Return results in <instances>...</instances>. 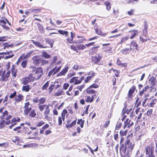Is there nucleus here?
<instances>
[{
    "instance_id": "4468645a",
    "label": "nucleus",
    "mask_w": 157,
    "mask_h": 157,
    "mask_svg": "<svg viewBox=\"0 0 157 157\" xmlns=\"http://www.w3.org/2000/svg\"><path fill=\"white\" fill-rule=\"evenodd\" d=\"M32 86L29 85H24L22 88V90L23 92H28L32 89Z\"/></svg>"
},
{
    "instance_id": "e433bc0d",
    "label": "nucleus",
    "mask_w": 157,
    "mask_h": 157,
    "mask_svg": "<svg viewBox=\"0 0 157 157\" xmlns=\"http://www.w3.org/2000/svg\"><path fill=\"white\" fill-rule=\"evenodd\" d=\"M105 5L106 6L107 9L109 10L111 8V3L109 2H107L105 3Z\"/></svg>"
},
{
    "instance_id": "603ef678",
    "label": "nucleus",
    "mask_w": 157,
    "mask_h": 157,
    "mask_svg": "<svg viewBox=\"0 0 157 157\" xmlns=\"http://www.w3.org/2000/svg\"><path fill=\"white\" fill-rule=\"evenodd\" d=\"M44 123L45 122L43 121H40L37 123L36 126L39 127H40L44 124Z\"/></svg>"
},
{
    "instance_id": "37998d69",
    "label": "nucleus",
    "mask_w": 157,
    "mask_h": 157,
    "mask_svg": "<svg viewBox=\"0 0 157 157\" xmlns=\"http://www.w3.org/2000/svg\"><path fill=\"white\" fill-rule=\"evenodd\" d=\"M33 52H30L27 54L26 55H25L23 58V59H26L28 58L33 53Z\"/></svg>"
},
{
    "instance_id": "7ed1b4c3",
    "label": "nucleus",
    "mask_w": 157,
    "mask_h": 157,
    "mask_svg": "<svg viewBox=\"0 0 157 157\" xmlns=\"http://www.w3.org/2000/svg\"><path fill=\"white\" fill-rule=\"evenodd\" d=\"M131 135H129L127 136L126 140L125 141V145L127 148L128 150L129 151H131L133 149L134 144L130 142V138Z\"/></svg>"
},
{
    "instance_id": "bf43d9fd",
    "label": "nucleus",
    "mask_w": 157,
    "mask_h": 157,
    "mask_svg": "<svg viewBox=\"0 0 157 157\" xmlns=\"http://www.w3.org/2000/svg\"><path fill=\"white\" fill-rule=\"evenodd\" d=\"M84 87V85H82L80 86H78L76 88H77L80 91H82V89Z\"/></svg>"
},
{
    "instance_id": "a19ab883",
    "label": "nucleus",
    "mask_w": 157,
    "mask_h": 157,
    "mask_svg": "<svg viewBox=\"0 0 157 157\" xmlns=\"http://www.w3.org/2000/svg\"><path fill=\"white\" fill-rule=\"evenodd\" d=\"M122 125V123L120 121H118L116 124V129L117 130H119Z\"/></svg>"
},
{
    "instance_id": "ea45409f",
    "label": "nucleus",
    "mask_w": 157,
    "mask_h": 157,
    "mask_svg": "<svg viewBox=\"0 0 157 157\" xmlns=\"http://www.w3.org/2000/svg\"><path fill=\"white\" fill-rule=\"evenodd\" d=\"M12 74L13 75L14 77H15L17 76V70H16L13 67L12 69Z\"/></svg>"
},
{
    "instance_id": "1a4fd4ad",
    "label": "nucleus",
    "mask_w": 157,
    "mask_h": 157,
    "mask_svg": "<svg viewBox=\"0 0 157 157\" xmlns=\"http://www.w3.org/2000/svg\"><path fill=\"white\" fill-rule=\"evenodd\" d=\"M79 78L78 77H74L70 79L69 82L71 83H73L74 85L79 84L80 83Z\"/></svg>"
},
{
    "instance_id": "f8f14e48",
    "label": "nucleus",
    "mask_w": 157,
    "mask_h": 157,
    "mask_svg": "<svg viewBox=\"0 0 157 157\" xmlns=\"http://www.w3.org/2000/svg\"><path fill=\"white\" fill-rule=\"evenodd\" d=\"M33 63L35 64H38L41 63V59L39 56H34L32 59Z\"/></svg>"
},
{
    "instance_id": "2eb2a0df",
    "label": "nucleus",
    "mask_w": 157,
    "mask_h": 157,
    "mask_svg": "<svg viewBox=\"0 0 157 157\" xmlns=\"http://www.w3.org/2000/svg\"><path fill=\"white\" fill-rule=\"evenodd\" d=\"M136 89V87L134 86H132L129 90L128 94V97L131 98L132 97V95Z\"/></svg>"
},
{
    "instance_id": "69168bd1",
    "label": "nucleus",
    "mask_w": 157,
    "mask_h": 157,
    "mask_svg": "<svg viewBox=\"0 0 157 157\" xmlns=\"http://www.w3.org/2000/svg\"><path fill=\"white\" fill-rule=\"evenodd\" d=\"M99 47V46L94 47H93L91 48V50L93 51V52H95L97 51V50H98V48Z\"/></svg>"
},
{
    "instance_id": "4c0bfd02",
    "label": "nucleus",
    "mask_w": 157,
    "mask_h": 157,
    "mask_svg": "<svg viewBox=\"0 0 157 157\" xmlns=\"http://www.w3.org/2000/svg\"><path fill=\"white\" fill-rule=\"evenodd\" d=\"M28 63L27 60H25L23 61L21 64V66L23 68H25L26 67L27 64Z\"/></svg>"
},
{
    "instance_id": "412c9836",
    "label": "nucleus",
    "mask_w": 157,
    "mask_h": 157,
    "mask_svg": "<svg viewBox=\"0 0 157 157\" xmlns=\"http://www.w3.org/2000/svg\"><path fill=\"white\" fill-rule=\"evenodd\" d=\"M64 92L63 90L58 89L56 92L54 93V95L56 96H59L63 94Z\"/></svg>"
},
{
    "instance_id": "4be33fe9",
    "label": "nucleus",
    "mask_w": 157,
    "mask_h": 157,
    "mask_svg": "<svg viewBox=\"0 0 157 157\" xmlns=\"http://www.w3.org/2000/svg\"><path fill=\"white\" fill-rule=\"evenodd\" d=\"M94 98L93 95L91 97L89 96H86L85 97L86 101L87 102H90V103L94 101Z\"/></svg>"
},
{
    "instance_id": "f704fd0d",
    "label": "nucleus",
    "mask_w": 157,
    "mask_h": 157,
    "mask_svg": "<svg viewBox=\"0 0 157 157\" xmlns=\"http://www.w3.org/2000/svg\"><path fill=\"white\" fill-rule=\"evenodd\" d=\"M77 48L79 50H82L86 48V46L83 44H79L77 46Z\"/></svg>"
},
{
    "instance_id": "864d4df0",
    "label": "nucleus",
    "mask_w": 157,
    "mask_h": 157,
    "mask_svg": "<svg viewBox=\"0 0 157 157\" xmlns=\"http://www.w3.org/2000/svg\"><path fill=\"white\" fill-rule=\"evenodd\" d=\"M96 146V148L94 150V151H93L92 150V148L90 146L87 145V147H88V148L91 151V152L92 154H93V151H98V146Z\"/></svg>"
},
{
    "instance_id": "0e129e2a",
    "label": "nucleus",
    "mask_w": 157,
    "mask_h": 157,
    "mask_svg": "<svg viewBox=\"0 0 157 157\" xmlns=\"http://www.w3.org/2000/svg\"><path fill=\"white\" fill-rule=\"evenodd\" d=\"M127 131L126 130H125L124 132H123L122 131H121L120 132V134L121 135V136H125L127 134Z\"/></svg>"
},
{
    "instance_id": "f03ea898",
    "label": "nucleus",
    "mask_w": 157,
    "mask_h": 157,
    "mask_svg": "<svg viewBox=\"0 0 157 157\" xmlns=\"http://www.w3.org/2000/svg\"><path fill=\"white\" fill-rule=\"evenodd\" d=\"M10 71H8L6 73L4 70L2 69L0 71V76L1 77L2 81L6 82L8 79V78L10 75Z\"/></svg>"
},
{
    "instance_id": "6e6552de",
    "label": "nucleus",
    "mask_w": 157,
    "mask_h": 157,
    "mask_svg": "<svg viewBox=\"0 0 157 157\" xmlns=\"http://www.w3.org/2000/svg\"><path fill=\"white\" fill-rule=\"evenodd\" d=\"M133 124V123L132 121L129 119H127L124 122V129L126 127L128 128H129Z\"/></svg>"
},
{
    "instance_id": "423d86ee",
    "label": "nucleus",
    "mask_w": 157,
    "mask_h": 157,
    "mask_svg": "<svg viewBox=\"0 0 157 157\" xmlns=\"http://www.w3.org/2000/svg\"><path fill=\"white\" fill-rule=\"evenodd\" d=\"M36 75L34 77L35 80H37L40 78L43 74V69L41 67L36 68L35 71Z\"/></svg>"
},
{
    "instance_id": "9d476101",
    "label": "nucleus",
    "mask_w": 157,
    "mask_h": 157,
    "mask_svg": "<svg viewBox=\"0 0 157 157\" xmlns=\"http://www.w3.org/2000/svg\"><path fill=\"white\" fill-rule=\"evenodd\" d=\"M24 96L23 95L21 94H19L18 95L16 96L15 97V101L14 103V104L16 105L17 104L22 100Z\"/></svg>"
},
{
    "instance_id": "2f4dec72",
    "label": "nucleus",
    "mask_w": 157,
    "mask_h": 157,
    "mask_svg": "<svg viewBox=\"0 0 157 157\" xmlns=\"http://www.w3.org/2000/svg\"><path fill=\"white\" fill-rule=\"evenodd\" d=\"M130 51V49H129V48H126L122 50V52L123 54L126 55L128 54Z\"/></svg>"
},
{
    "instance_id": "f3484780",
    "label": "nucleus",
    "mask_w": 157,
    "mask_h": 157,
    "mask_svg": "<svg viewBox=\"0 0 157 157\" xmlns=\"http://www.w3.org/2000/svg\"><path fill=\"white\" fill-rule=\"evenodd\" d=\"M127 147L125 146L123 144H121L120 148V153L121 154L122 153H125L126 151Z\"/></svg>"
},
{
    "instance_id": "e2e57ef3",
    "label": "nucleus",
    "mask_w": 157,
    "mask_h": 157,
    "mask_svg": "<svg viewBox=\"0 0 157 157\" xmlns=\"http://www.w3.org/2000/svg\"><path fill=\"white\" fill-rule=\"evenodd\" d=\"M10 66V63L9 62L6 65V69L8 70L9 69Z\"/></svg>"
},
{
    "instance_id": "58836bf2",
    "label": "nucleus",
    "mask_w": 157,
    "mask_h": 157,
    "mask_svg": "<svg viewBox=\"0 0 157 157\" xmlns=\"http://www.w3.org/2000/svg\"><path fill=\"white\" fill-rule=\"evenodd\" d=\"M47 105H38V107L40 111H42L44 108H46V106Z\"/></svg>"
},
{
    "instance_id": "13d9d810",
    "label": "nucleus",
    "mask_w": 157,
    "mask_h": 157,
    "mask_svg": "<svg viewBox=\"0 0 157 157\" xmlns=\"http://www.w3.org/2000/svg\"><path fill=\"white\" fill-rule=\"evenodd\" d=\"M128 39V37L127 36H125L124 37L122 38L121 41L120 42L121 43H123L124 42L127 40Z\"/></svg>"
},
{
    "instance_id": "aec40b11",
    "label": "nucleus",
    "mask_w": 157,
    "mask_h": 157,
    "mask_svg": "<svg viewBox=\"0 0 157 157\" xmlns=\"http://www.w3.org/2000/svg\"><path fill=\"white\" fill-rule=\"evenodd\" d=\"M33 41V44L37 47L40 48H46L47 46H42L40 43L39 42L35 41L33 40H31Z\"/></svg>"
},
{
    "instance_id": "774afa93",
    "label": "nucleus",
    "mask_w": 157,
    "mask_h": 157,
    "mask_svg": "<svg viewBox=\"0 0 157 157\" xmlns=\"http://www.w3.org/2000/svg\"><path fill=\"white\" fill-rule=\"evenodd\" d=\"M134 12V10L133 9H132L130 11H128L127 12V13L128 14L130 15H132L133 14V13Z\"/></svg>"
},
{
    "instance_id": "6ab92c4d",
    "label": "nucleus",
    "mask_w": 157,
    "mask_h": 157,
    "mask_svg": "<svg viewBox=\"0 0 157 157\" xmlns=\"http://www.w3.org/2000/svg\"><path fill=\"white\" fill-rule=\"evenodd\" d=\"M130 32L131 33V37L130 38L131 39H133L136 35H138L139 33L138 31L136 30H132L130 31Z\"/></svg>"
},
{
    "instance_id": "473e14b6",
    "label": "nucleus",
    "mask_w": 157,
    "mask_h": 157,
    "mask_svg": "<svg viewBox=\"0 0 157 157\" xmlns=\"http://www.w3.org/2000/svg\"><path fill=\"white\" fill-rule=\"evenodd\" d=\"M128 112L129 111H128V110L127 111L126 110L124 111V110H123L122 112V116L123 117L122 118V121L124 120L126 117L127 115H125V114L126 113H127V114H128Z\"/></svg>"
},
{
    "instance_id": "5fc2aeb1",
    "label": "nucleus",
    "mask_w": 157,
    "mask_h": 157,
    "mask_svg": "<svg viewBox=\"0 0 157 157\" xmlns=\"http://www.w3.org/2000/svg\"><path fill=\"white\" fill-rule=\"evenodd\" d=\"M98 87L99 85L95 83L91 85L90 87L96 88H98Z\"/></svg>"
},
{
    "instance_id": "a878e982",
    "label": "nucleus",
    "mask_w": 157,
    "mask_h": 157,
    "mask_svg": "<svg viewBox=\"0 0 157 157\" xmlns=\"http://www.w3.org/2000/svg\"><path fill=\"white\" fill-rule=\"evenodd\" d=\"M61 68V66H59L58 67H56L53 69H52L53 72V75H55L58 72H59Z\"/></svg>"
},
{
    "instance_id": "79ce46f5",
    "label": "nucleus",
    "mask_w": 157,
    "mask_h": 157,
    "mask_svg": "<svg viewBox=\"0 0 157 157\" xmlns=\"http://www.w3.org/2000/svg\"><path fill=\"white\" fill-rule=\"evenodd\" d=\"M87 93L88 94H93L95 93V91L94 90L88 89L87 90Z\"/></svg>"
},
{
    "instance_id": "de8ad7c7",
    "label": "nucleus",
    "mask_w": 157,
    "mask_h": 157,
    "mask_svg": "<svg viewBox=\"0 0 157 157\" xmlns=\"http://www.w3.org/2000/svg\"><path fill=\"white\" fill-rule=\"evenodd\" d=\"M49 85V82L47 81L45 84L43 85L42 88L43 90L46 89Z\"/></svg>"
},
{
    "instance_id": "a211bd4d",
    "label": "nucleus",
    "mask_w": 157,
    "mask_h": 157,
    "mask_svg": "<svg viewBox=\"0 0 157 157\" xmlns=\"http://www.w3.org/2000/svg\"><path fill=\"white\" fill-rule=\"evenodd\" d=\"M101 59V57L98 55V56H96L94 57L92 59V61L96 63L100 61Z\"/></svg>"
},
{
    "instance_id": "49530a36",
    "label": "nucleus",
    "mask_w": 157,
    "mask_h": 157,
    "mask_svg": "<svg viewBox=\"0 0 157 157\" xmlns=\"http://www.w3.org/2000/svg\"><path fill=\"white\" fill-rule=\"evenodd\" d=\"M139 98H137L136 101V104L135 105L136 106V107L137 108L141 104V101H140L139 102Z\"/></svg>"
},
{
    "instance_id": "bb28decb",
    "label": "nucleus",
    "mask_w": 157,
    "mask_h": 157,
    "mask_svg": "<svg viewBox=\"0 0 157 157\" xmlns=\"http://www.w3.org/2000/svg\"><path fill=\"white\" fill-rule=\"evenodd\" d=\"M96 33L98 35L104 36L106 35V33H102L100 29H98L95 30Z\"/></svg>"
},
{
    "instance_id": "680f3d73",
    "label": "nucleus",
    "mask_w": 157,
    "mask_h": 157,
    "mask_svg": "<svg viewBox=\"0 0 157 157\" xmlns=\"http://www.w3.org/2000/svg\"><path fill=\"white\" fill-rule=\"evenodd\" d=\"M21 128V127L20 126H18L16 128H14L13 130L14 131H17L18 133H20L21 131L19 130Z\"/></svg>"
},
{
    "instance_id": "052dcab7",
    "label": "nucleus",
    "mask_w": 157,
    "mask_h": 157,
    "mask_svg": "<svg viewBox=\"0 0 157 157\" xmlns=\"http://www.w3.org/2000/svg\"><path fill=\"white\" fill-rule=\"evenodd\" d=\"M152 109H149L148 110L147 112V115L148 116L151 115L152 113Z\"/></svg>"
},
{
    "instance_id": "c756f323",
    "label": "nucleus",
    "mask_w": 157,
    "mask_h": 157,
    "mask_svg": "<svg viewBox=\"0 0 157 157\" xmlns=\"http://www.w3.org/2000/svg\"><path fill=\"white\" fill-rule=\"evenodd\" d=\"M77 119H76L73 121L71 123L67 125H66V127L67 128H71L73 126L75 125L76 124Z\"/></svg>"
},
{
    "instance_id": "09e8293b",
    "label": "nucleus",
    "mask_w": 157,
    "mask_h": 157,
    "mask_svg": "<svg viewBox=\"0 0 157 157\" xmlns=\"http://www.w3.org/2000/svg\"><path fill=\"white\" fill-rule=\"evenodd\" d=\"M149 81L152 85H154L156 81V78H151L150 79Z\"/></svg>"
},
{
    "instance_id": "7c9ffc66",
    "label": "nucleus",
    "mask_w": 157,
    "mask_h": 157,
    "mask_svg": "<svg viewBox=\"0 0 157 157\" xmlns=\"http://www.w3.org/2000/svg\"><path fill=\"white\" fill-rule=\"evenodd\" d=\"M49 105H47L46 106V107L45 108V110L44 112V115H48L50 113V109H49Z\"/></svg>"
},
{
    "instance_id": "b1692460",
    "label": "nucleus",
    "mask_w": 157,
    "mask_h": 157,
    "mask_svg": "<svg viewBox=\"0 0 157 157\" xmlns=\"http://www.w3.org/2000/svg\"><path fill=\"white\" fill-rule=\"evenodd\" d=\"M138 46V45L134 41H133L131 43V45H130V48L129 49H130L131 51L132 48L135 47L136 49H137Z\"/></svg>"
},
{
    "instance_id": "dca6fc26",
    "label": "nucleus",
    "mask_w": 157,
    "mask_h": 157,
    "mask_svg": "<svg viewBox=\"0 0 157 157\" xmlns=\"http://www.w3.org/2000/svg\"><path fill=\"white\" fill-rule=\"evenodd\" d=\"M68 70V67H67L64 68L61 71L59 72L57 75V76H60L64 75L67 71Z\"/></svg>"
},
{
    "instance_id": "393cba45",
    "label": "nucleus",
    "mask_w": 157,
    "mask_h": 157,
    "mask_svg": "<svg viewBox=\"0 0 157 157\" xmlns=\"http://www.w3.org/2000/svg\"><path fill=\"white\" fill-rule=\"evenodd\" d=\"M85 121L82 120V119H78L77 124H80V126L81 128H83L84 126V124Z\"/></svg>"
},
{
    "instance_id": "c03bdc74",
    "label": "nucleus",
    "mask_w": 157,
    "mask_h": 157,
    "mask_svg": "<svg viewBox=\"0 0 157 157\" xmlns=\"http://www.w3.org/2000/svg\"><path fill=\"white\" fill-rule=\"evenodd\" d=\"M117 64L118 65H121L122 67H124L126 65V63H121V61H119V59H118L117 60Z\"/></svg>"
},
{
    "instance_id": "338daca9",
    "label": "nucleus",
    "mask_w": 157,
    "mask_h": 157,
    "mask_svg": "<svg viewBox=\"0 0 157 157\" xmlns=\"http://www.w3.org/2000/svg\"><path fill=\"white\" fill-rule=\"evenodd\" d=\"M8 113L7 110H6L2 114L3 116H2V118H3V117H5L6 116L8 115Z\"/></svg>"
},
{
    "instance_id": "6e6d98bb",
    "label": "nucleus",
    "mask_w": 157,
    "mask_h": 157,
    "mask_svg": "<svg viewBox=\"0 0 157 157\" xmlns=\"http://www.w3.org/2000/svg\"><path fill=\"white\" fill-rule=\"evenodd\" d=\"M29 68L31 71L33 72H35L36 71V68L34 66H30Z\"/></svg>"
},
{
    "instance_id": "ddd939ff",
    "label": "nucleus",
    "mask_w": 157,
    "mask_h": 157,
    "mask_svg": "<svg viewBox=\"0 0 157 157\" xmlns=\"http://www.w3.org/2000/svg\"><path fill=\"white\" fill-rule=\"evenodd\" d=\"M145 150L146 155H149L150 154L153 152L154 148L152 146H147Z\"/></svg>"
},
{
    "instance_id": "4d7b16f0",
    "label": "nucleus",
    "mask_w": 157,
    "mask_h": 157,
    "mask_svg": "<svg viewBox=\"0 0 157 157\" xmlns=\"http://www.w3.org/2000/svg\"><path fill=\"white\" fill-rule=\"evenodd\" d=\"M69 86V85L68 83H65L63 85V89L65 90H66Z\"/></svg>"
},
{
    "instance_id": "a18cd8bd",
    "label": "nucleus",
    "mask_w": 157,
    "mask_h": 157,
    "mask_svg": "<svg viewBox=\"0 0 157 157\" xmlns=\"http://www.w3.org/2000/svg\"><path fill=\"white\" fill-rule=\"evenodd\" d=\"M42 55L44 57L46 58H49L50 57V55L46 52H44L43 53Z\"/></svg>"
},
{
    "instance_id": "c9c22d12",
    "label": "nucleus",
    "mask_w": 157,
    "mask_h": 157,
    "mask_svg": "<svg viewBox=\"0 0 157 157\" xmlns=\"http://www.w3.org/2000/svg\"><path fill=\"white\" fill-rule=\"evenodd\" d=\"M46 43L49 44L50 45L51 47L52 48L53 47V40H52L50 39H46Z\"/></svg>"
},
{
    "instance_id": "3c124183",
    "label": "nucleus",
    "mask_w": 157,
    "mask_h": 157,
    "mask_svg": "<svg viewBox=\"0 0 157 157\" xmlns=\"http://www.w3.org/2000/svg\"><path fill=\"white\" fill-rule=\"evenodd\" d=\"M5 123V121L4 120L0 122V129H2L4 127Z\"/></svg>"
},
{
    "instance_id": "0eeeda50",
    "label": "nucleus",
    "mask_w": 157,
    "mask_h": 157,
    "mask_svg": "<svg viewBox=\"0 0 157 157\" xmlns=\"http://www.w3.org/2000/svg\"><path fill=\"white\" fill-rule=\"evenodd\" d=\"M68 32L67 31V33H66V34H64V36L67 37V38L66 39L67 41L70 43L72 44L75 43V42L74 41H73V38L75 36V34H74L72 32H71V37H68Z\"/></svg>"
},
{
    "instance_id": "9b49d317",
    "label": "nucleus",
    "mask_w": 157,
    "mask_h": 157,
    "mask_svg": "<svg viewBox=\"0 0 157 157\" xmlns=\"http://www.w3.org/2000/svg\"><path fill=\"white\" fill-rule=\"evenodd\" d=\"M140 40L142 42H145L148 40H149L148 36L147 35L146 33L144 34L141 36H140Z\"/></svg>"
},
{
    "instance_id": "72a5a7b5",
    "label": "nucleus",
    "mask_w": 157,
    "mask_h": 157,
    "mask_svg": "<svg viewBox=\"0 0 157 157\" xmlns=\"http://www.w3.org/2000/svg\"><path fill=\"white\" fill-rule=\"evenodd\" d=\"M46 99L44 98H41L39 99V104L38 105H42L44 104L46 101Z\"/></svg>"
},
{
    "instance_id": "f257e3e1",
    "label": "nucleus",
    "mask_w": 157,
    "mask_h": 157,
    "mask_svg": "<svg viewBox=\"0 0 157 157\" xmlns=\"http://www.w3.org/2000/svg\"><path fill=\"white\" fill-rule=\"evenodd\" d=\"M35 80L33 74H31L28 76L22 78L21 80V82L24 85H27L30 82H33Z\"/></svg>"
},
{
    "instance_id": "c85d7f7f",
    "label": "nucleus",
    "mask_w": 157,
    "mask_h": 157,
    "mask_svg": "<svg viewBox=\"0 0 157 157\" xmlns=\"http://www.w3.org/2000/svg\"><path fill=\"white\" fill-rule=\"evenodd\" d=\"M67 113V111L66 109H64L61 113L62 118L63 121H64L65 119V116Z\"/></svg>"
},
{
    "instance_id": "5701e85b",
    "label": "nucleus",
    "mask_w": 157,
    "mask_h": 157,
    "mask_svg": "<svg viewBox=\"0 0 157 157\" xmlns=\"http://www.w3.org/2000/svg\"><path fill=\"white\" fill-rule=\"evenodd\" d=\"M10 92H12L10 94L9 97L10 98L12 99L16 96L17 92L16 91L12 90H10Z\"/></svg>"
},
{
    "instance_id": "8fccbe9b",
    "label": "nucleus",
    "mask_w": 157,
    "mask_h": 157,
    "mask_svg": "<svg viewBox=\"0 0 157 157\" xmlns=\"http://www.w3.org/2000/svg\"><path fill=\"white\" fill-rule=\"evenodd\" d=\"M113 71L114 73V74L116 77H118L119 76L118 74L120 73V72L119 71L113 69Z\"/></svg>"
},
{
    "instance_id": "20e7f679",
    "label": "nucleus",
    "mask_w": 157,
    "mask_h": 157,
    "mask_svg": "<svg viewBox=\"0 0 157 157\" xmlns=\"http://www.w3.org/2000/svg\"><path fill=\"white\" fill-rule=\"evenodd\" d=\"M30 105V104L29 102H27L24 104L23 109H24V114L25 116L28 115L29 112L32 110V108Z\"/></svg>"
},
{
    "instance_id": "39448f33",
    "label": "nucleus",
    "mask_w": 157,
    "mask_h": 157,
    "mask_svg": "<svg viewBox=\"0 0 157 157\" xmlns=\"http://www.w3.org/2000/svg\"><path fill=\"white\" fill-rule=\"evenodd\" d=\"M0 24L4 29L7 30H9L10 28L8 25H10L6 19L0 20Z\"/></svg>"
},
{
    "instance_id": "cd10ccee",
    "label": "nucleus",
    "mask_w": 157,
    "mask_h": 157,
    "mask_svg": "<svg viewBox=\"0 0 157 157\" xmlns=\"http://www.w3.org/2000/svg\"><path fill=\"white\" fill-rule=\"evenodd\" d=\"M29 116L32 117H35L36 115V111L34 109L32 110L30 112H29Z\"/></svg>"
}]
</instances>
